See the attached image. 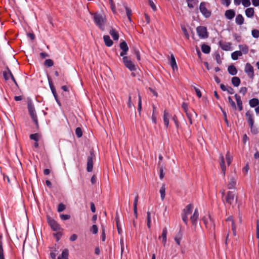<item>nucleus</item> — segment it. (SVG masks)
I'll return each instance as SVG.
<instances>
[{
	"mask_svg": "<svg viewBox=\"0 0 259 259\" xmlns=\"http://www.w3.org/2000/svg\"><path fill=\"white\" fill-rule=\"evenodd\" d=\"M94 20L96 25L103 29L106 23V17L104 14L96 13L94 15Z\"/></svg>",
	"mask_w": 259,
	"mask_h": 259,
	"instance_id": "1",
	"label": "nucleus"
},
{
	"mask_svg": "<svg viewBox=\"0 0 259 259\" xmlns=\"http://www.w3.org/2000/svg\"><path fill=\"white\" fill-rule=\"evenodd\" d=\"M202 220L205 225L206 228L208 230L211 231H212L214 230L215 225L214 221L209 215L204 217L202 219Z\"/></svg>",
	"mask_w": 259,
	"mask_h": 259,
	"instance_id": "2",
	"label": "nucleus"
},
{
	"mask_svg": "<svg viewBox=\"0 0 259 259\" xmlns=\"http://www.w3.org/2000/svg\"><path fill=\"white\" fill-rule=\"evenodd\" d=\"M122 61L124 66L128 68L130 71H133L136 70V66L131 59L128 57H123L122 58Z\"/></svg>",
	"mask_w": 259,
	"mask_h": 259,
	"instance_id": "3",
	"label": "nucleus"
},
{
	"mask_svg": "<svg viewBox=\"0 0 259 259\" xmlns=\"http://www.w3.org/2000/svg\"><path fill=\"white\" fill-rule=\"evenodd\" d=\"M245 116L246 117V119L249 123L251 131L252 133H256V132L253 130V124H254V115L252 111L249 110L247 111L245 113Z\"/></svg>",
	"mask_w": 259,
	"mask_h": 259,
	"instance_id": "4",
	"label": "nucleus"
},
{
	"mask_svg": "<svg viewBox=\"0 0 259 259\" xmlns=\"http://www.w3.org/2000/svg\"><path fill=\"white\" fill-rule=\"evenodd\" d=\"M197 33L199 37L201 39H204L208 37V32L206 27L204 26H198L196 28Z\"/></svg>",
	"mask_w": 259,
	"mask_h": 259,
	"instance_id": "5",
	"label": "nucleus"
},
{
	"mask_svg": "<svg viewBox=\"0 0 259 259\" xmlns=\"http://www.w3.org/2000/svg\"><path fill=\"white\" fill-rule=\"evenodd\" d=\"M193 206L192 204L188 205L186 208L184 209V213L182 215V220L185 224L188 222V216L191 214L192 212Z\"/></svg>",
	"mask_w": 259,
	"mask_h": 259,
	"instance_id": "6",
	"label": "nucleus"
},
{
	"mask_svg": "<svg viewBox=\"0 0 259 259\" xmlns=\"http://www.w3.org/2000/svg\"><path fill=\"white\" fill-rule=\"evenodd\" d=\"M199 10L205 18H208L211 15V12L206 8V4L204 2H202L200 4Z\"/></svg>",
	"mask_w": 259,
	"mask_h": 259,
	"instance_id": "7",
	"label": "nucleus"
},
{
	"mask_svg": "<svg viewBox=\"0 0 259 259\" xmlns=\"http://www.w3.org/2000/svg\"><path fill=\"white\" fill-rule=\"evenodd\" d=\"M48 222L54 231H61L62 229L60 226L52 218L49 217L48 218Z\"/></svg>",
	"mask_w": 259,
	"mask_h": 259,
	"instance_id": "8",
	"label": "nucleus"
},
{
	"mask_svg": "<svg viewBox=\"0 0 259 259\" xmlns=\"http://www.w3.org/2000/svg\"><path fill=\"white\" fill-rule=\"evenodd\" d=\"M28 109L32 120L37 124L38 121L34 106L32 104L29 103L28 105Z\"/></svg>",
	"mask_w": 259,
	"mask_h": 259,
	"instance_id": "9",
	"label": "nucleus"
},
{
	"mask_svg": "<svg viewBox=\"0 0 259 259\" xmlns=\"http://www.w3.org/2000/svg\"><path fill=\"white\" fill-rule=\"evenodd\" d=\"M244 71L247 74L248 76L251 78H252L254 76V71L253 68L249 63L245 64Z\"/></svg>",
	"mask_w": 259,
	"mask_h": 259,
	"instance_id": "10",
	"label": "nucleus"
},
{
	"mask_svg": "<svg viewBox=\"0 0 259 259\" xmlns=\"http://www.w3.org/2000/svg\"><path fill=\"white\" fill-rule=\"evenodd\" d=\"M3 75L5 80H8L11 78L15 84H17L14 76L9 68L7 67V70L4 71Z\"/></svg>",
	"mask_w": 259,
	"mask_h": 259,
	"instance_id": "11",
	"label": "nucleus"
},
{
	"mask_svg": "<svg viewBox=\"0 0 259 259\" xmlns=\"http://www.w3.org/2000/svg\"><path fill=\"white\" fill-rule=\"evenodd\" d=\"M219 162L221 168L222 169L223 176H225V172L226 170V165L225 162V158L223 154L221 153L219 156Z\"/></svg>",
	"mask_w": 259,
	"mask_h": 259,
	"instance_id": "12",
	"label": "nucleus"
},
{
	"mask_svg": "<svg viewBox=\"0 0 259 259\" xmlns=\"http://www.w3.org/2000/svg\"><path fill=\"white\" fill-rule=\"evenodd\" d=\"M199 216L198 210L196 209L192 215L190 217V220L194 226H196L197 224V220Z\"/></svg>",
	"mask_w": 259,
	"mask_h": 259,
	"instance_id": "13",
	"label": "nucleus"
},
{
	"mask_svg": "<svg viewBox=\"0 0 259 259\" xmlns=\"http://www.w3.org/2000/svg\"><path fill=\"white\" fill-rule=\"evenodd\" d=\"M167 230L166 228H164L162 230V232L161 236L159 237V238H162V242L163 244V245L165 246L166 244L167 241Z\"/></svg>",
	"mask_w": 259,
	"mask_h": 259,
	"instance_id": "14",
	"label": "nucleus"
},
{
	"mask_svg": "<svg viewBox=\"0 0 259 259\" xmlns=\"http://www.w3.org/2000/svg\"><path fill=\"white\" fill-rule=\"evenodd\" d=\"M93 156L91 154V156L88 157V161H87V170L89 172H91L93 170Z\"/></svg>",
	"mask_w": 259,
	"mask_h": 259,
	"instance_id": "15",
	"label": "nucleus"
},
{
	"mask_svg": "<svg viewBox=\"0 0 259 259\" xmlns=\"http://www.w3.org/2000/svg\"><path fill=\"white\" fill-rule=\"evenodd\" d=\"M170 118V115L169 114V113L166 110H164L163 114V121L164 125L166 127L168 126L169 120Z\"/></svg>",
	"mask_w": 259,
	"mask_h": 259,
	"instance_id": "16",
	"label": "nucleus"
},
{
	"mask_svg": "<svg viewBox=\"0 0 259 259\" xmlns=\"http://www.w3.org/2000/svg\"><path fill=\"white\" fill-rule=\"evenodd\" d=\"M240 49L239 51L243 54H247L249 51V47L248 46L245 44L240 45L238 46Z\"/></svg>",
	"mask_w": 259,
	"mask_h": 259,
	"instance_id": "17",
	"label": "nucleus"
},
{
	"mask_svg": "<svg viewBox=\"0 0 259 259\" xmlns=\"http://www.w3.org/2000/svg\"><path fill=\"white\" fill-rule=\"evenodd\" d=\"M234 199V194L232 192L229 191L227 193V196L226 199V202L230 204H231L233 202Z\"/></svg>",
	"mask_w": 259,
	"mask_h": 259,
	"instance_id": "18",
	"label": "nucleus"
},
{
	"mask_svg": "<svg viewBox=\"0 0 259 259\" xmlns=\"http://www.w3.org/2000/svg\"><path fill=\"white\" fill-rule=\"evenodd\" d=\"M235 98L236 101L237 105L239 111H241L243 109L242 102L240 96L237 94H235Z\"/></svg>",
	"mask_w": 259,
	"mask_h": 259,
	"instance_id": "19",
	"label": "nucleus"
},
{
	"mask_svg": "<svg viewBox=\"0 0 259 259\" xmlns=\"http://www.w3.org/2000/svg\"><path fill=\"white\" fill-rule=\"evenodd\" d=\"M236 184V179L234 178L231 177L230 178L229 183L227 185V187L229 189H234Z\"/></svg>",
	"mask_w": 259,
	"mask_h": 259,
	"instance_id": "20",
	"label": "nucleus"
},
{
	"mask_svg": "<svg viewBox=\"0 0 259 259\" xmlns=\"http://www.w3.org/2000/svg\"><path fill=\"white\" fill-rule=\"evenodd\" d=\"M235 13L233 10H228L225 12V17L229 20L232 19L235 16Z\"/></svg>",
	"mask_w": 259,
	"mask_h": 259,
	"instance_id": "21",
	"label": "nucleus"
},
{
	"mask_svg": "<svg viewBox=\"0 0 259 259\" xmlns=\"http://www.w3.org/2000/svg\"><path fill=\"white\" fill-rule=\"evenodd\" d=\"M245 15L248 18H252L254 16V10L253 8H248L245 11Z\"/></svg>",
	"mask_w": 259,
	"mask_h": 259,
	"instance_id": "22",
	"label": "nucleus"
},
{
	"mask_svg": "<svg viewBox=\"0 0 259 259\" xmlns=\"http://www.w3.org/2000/svg\"><path fill=\"white\" fill-rule=\"evenodd\" d=\"M244 18L241 14H238L236 16L235 18V22L237 24L241 25L244 23Z\"/></svg>",
	"mask_w": 259,
	"mask_h": 259,
	"instance_id": "23",
	"label": "nucleus"
},
{
	"mask_svg": "<svg viewBox=\"0 0 259 259\" xmlns=\"http://www.w3.org/2000/svg\"><path fill=\"white\" fill-rule=\"evenodd\" d=\"M229 73L232 75H235L237 73L235 66L233 65H230L228 68Z\"/></svg>",
	"mask_w": 259,
	"mask_h": 259,
	"instance_id": "24",
	"label": "nucleus"
},
{
	"mask_svg": "<svg viewBox=\"0 0 259 259\" xmlns=\"http://www.w3.org/2000/svg\"><path fill=\"white\" fill-rule=\"evenodd\" d=\"M103 39L105 45L107 47H111L113 45V41L110 39L109 35H104L103 37Z\"/></svg>",
	"mask_w": 259,
	"mask_h": 259,
	"instance_id": "25",
	"label": "nucleus"
},
{
	"mask_svg": "<svg viewBox=\"0 0 259 259\" xmlns=\"http://www.w3.org/2000/svg\"><path fill=\"white\" fill-rule=\"evenodd\" d=\"M165 185L163 184L160 189L159 192L160 194V197L162 200H163L165 196Z\"/></svg>",
	"mask_w": 259,
	"mask_h": 259,
	"instance_id": "26",
	"label": "nucleus"
},
{
	"mask_svg": "<svg viewBox=\"0 0 259 259\" xmlns=\"http://www.w3.org/2000/svg\"><path fill=\"white\" fill-rule=\"evenodd\" d=\"M249 104L251 107L258 106L259 104V100L257 98H253L249 100Z\"/></svg>",
	"mask_w": 259,
	"mask_h": 259,
	"instance_id": "27",
	"label": "nucleus"
},
{
	"mask_svg": "<svg viewBox=\"0 0 259 259\" xmlns=\"http://www.w3.org/2000/svg\"><path fill=\"white\" fill-rule=\"evenodd\" d=\"M182 107L184 109V111L187 114L188 118L189 119L190 123H192L191 116L190 114L188 112V105L186 103H183Z\"/></svg>",
	"mask_w": 259,
	"mask_h": 259,
	"instance_id": "28",
	"label": "nucleus"
},
{
	"mask_svg": "<svg viewBox=\"0 0 259 259\" xmlns=\"http://www.w3.org/2000/svg\"><path fill=\"white\" fill-rule=\"evenodd\" d=\"M110 34L111 35L114 40H118L119 38V35L116 30L114 29H111L109 31Z\"/></svg>",
	"mask_w": 259,
	"mask_h": 259,
	"instance_id": "29",
	"label": "nucleus"
},
{
	"mask_svg": "<svg viewBox=\"0 0 259 259\" xmlns=\"http://www.w3.org/2000/svg\"><path fill=\"white\" fill-rule=\"evenodd\" d=\"M170 65L174 71L176 69L177 70L178 67H177V63H176L175 57L173 55H171V56H170Z\"/></svg>",
	"mask_w": 259,
	"mask_h": 259,
	"instance_id": "30",
	"label": "nucleus"
},
{
	"mask_svg": "<svg viewBox=\"0 0 259 259\" xmlns=\"http://www.w3.org/2000/svg\"><path fill=\"white\" fill-rule=\"evenodd\" d=\"M242 55L239 51H236L231 54V58L233 60H237L239 57Z\"/></svg>",
	"mask_w": 259,
	"mask_h": 259,
	"instance_id": "31",
	"label": "nucleus"
},
{
	"mask_svg": "<svg viewBox=\"0 0 259 259\" xmlns=\"http://www.w3.org/2000/svg\"><path fill=\"white\" fill-rule=\"evenodd\" d=\"M188 7L190 8H193L198 3V0H186Z\"/></svg>",
	"mask_w": 259,
	"mask_h": 259,
	"instance_id": "32",
	"label": "nucleus"
},
{
	"mask_svg": "<svg viewBox=\"0 0 259 259\" xmlns=\"http://www.w3.org/2000/svg\"><path fill=\"white\" fill-rule=\"evenodd\" d=\"M2 238V236H0V259H5Z\"/></svg>",
	"mask_w": 259,
	"mask_h": 259,
	"instance_id": "33",
	"label": "nucleus"
},
{
	"mask_svg": "<svg viewBox=\"0 0 259 259\" xmlns=\"http://www.w3.org/2000/svg\"><path fill=\"white\" fill-rule=\"evenodd\" d=\"M225 157H226V161H227V165L228 166H229L231 164L232 160L233 159V157L230 154V153L229 151H227V153L226 154Z\"/></svg>",
	"mask_w": 259,
	"mask_h": 259,
	"instance_id": "34",
	"label": "nucleus"
},
{
	"mask_svg": "<svg viewBox=\"0 0 259 259\" xmlns=\"http://www.w3.org/2000/svg\"><path fill=\"white\" fill-rule=\"evenodd\" d=\"M202 51L205 54H208L210 51V47L205 44H203L201 46Z\"/></svg>",
	"mask_w": 259,
	"mask_h": 259,
	"instance_id": "35",
	"label": "nucleus"
},
{
	"mask_svg": "<svg viewBox=\"0 0 259 259\" xmlns=\"http://www.w3.org/2000/svg\"><path fill=\"white\" fill-rule=\"evenodd\" d=\"M232 83L235 87H238L240 83V80L238 77H233L232 78Z\"/></svg>",
	"mask_w": 259,
	"mask_h": 259,
	"instance_id": "36",
	"label": "nucleus"
},
{
	"mask_svg": "<svg viewBox=\"0 0 259 259\" xmlns=\"http://www.w3.org/2000/svg\"><path fill=\"white\" fill-rule=\"evenodd\" d=\"M231 47V44L229 42H226L221 45V48L225 51H229Z\"/></svg>",
	"mask_w": 259,
	"mask_h": 259,
	"instance_id": "37",
	"label": "nucleus"
},
{
	"mask_svg": "<svg viewBox=\"0 0 259 259\" xmlns=\"http://www.w3.org/2000/svg\"><path fill=\"white\" fill-rule=\"evenodd\" d=\"M125 10H126V16H127L128 19L130 22H132L131 20V15L132 14V12L131 9L127 7L126 6H125Z\"/></svg>",
	"mask_w": 259,
	"mask_h": 259,
	"instance_id": "38",
	"label": "nucleus"
},
{
	"mask_svg": "<svg viewBox=\"0 0 259 259\" xmlns=\"http://www.w3.org/2000/svg\"><path fill=\"white\" fill-rule=\"evenodd\" d=\"M120 48L123 51H128V47L125 41H122L120 44Z\"/></svg>",
	"mask_w": 259,
	"mask_h": 259,
	"instance_id": "39",
	"label": "nucleus"
},
{
	"mask_svg": "<svg viewBox=\"0 0 259 259\" xmlns=\"http://www.w3.org/2000/svg\"><path fill=\"white\" fill-rule=\"evenodd\" d=\"M182 238V234L181 233H179L177 234L175 237V240L178 245H180L181 244V241Z\"/></svg>",
	"mask_w": 259,
	"mask_h": 259,
	"instance_id": "40",
	"label": "nucleus"
},
{
	"mask_svg": "<svg viewBox=\"0 0 259 259\" xmlns=\"http://www.w3.org/2000/svg\"><path fill=\"white\" fill-rule=\"evenodd\" d=\"M147 225L148 228L151 227V213L149 211L147 212Z\"/></svg>",
	"mask_w": 259,
	"mask_h": 259,
	"instance_id": "41",
	"label": "nucleus"
},
{
	"mask_svg": "<svg viewBox=\"0 0 259 259\" xmlns=\"http://www.w3.org/2000/svg\"><path fill=\"white\" fill-rule=\"evenodd\" d=\"M68 250L67 249H64L61 254V259H68Z\"/></svg>",
	"mask_w": 259,
	"mask_h": 259,
	"instance_id": "42",
	"label": "nucleus"
},
{
	"mask_svg": "<svg viewBox=\"0 0 259 259\" xmlns=\"http://www.w3.org/2000/svg\"><path fill=\"white\" fill-rule=\"evenodd\" d=\"M252 36L254 38H258L259 37V30L257 29H253L251 31Z\"/></svg>",
	"mask_w": 259,
	"mask_h": 259,
	"instance_id": "43",
	"label": "nucleus"
},
{
	"mask_svg": "<svg viewBox=\"0 0 259 259\" xmlns=\"http://www.w3.org/2000/svg\"><path fill=\"white\" fill-rule=\"evenodd\" d=\"M39 136L37 134H31L30 135V138L31 140H34L35 142H37L39 140Z\"/></svg>",
	"mask_w": 259,
	"mask_h": 259,
	"instance_id": "44",
	"label": "nucleus"
},
{
	"mask_svg": "<svg viewBox=\"0 0 259 259\" xmlns=\"http://www.w3.org/2000/svg\"><path fill=\"white\" fill-rule=\"evenodd\" d=\"M181 28H182V30L185 35V36H186V37L187 38V39H189V37H190V35L187 31V30L186 29V28L183 26V25H182L181 26Z\"/></svg>",
	"mask_w": 259,
	"mask_h": 259,
	"instance_id": "45",
	"label": "nucleus"
},
{
	"mask_svg": "<svg viewBox=\"0 0 259 259\" xmlns=\"http://www.w3.org/2000/svg\"><path fill=\"white\" fill-rule=\"evenodd\" d=\"M45 65L48 67H52L54 65V62L51 59H47L45 61Z\"/></svg>",
	"mask_w": 259,
	"mask_h": 259,
	"instance_id": "46",
	"label": "nucleus"
},
{
	"mask_svg": "<svg viewBox=\"0 0 259 259\" xmlns=\"http://www.w3.org/2000/svg\"><path fill=\"white\" fill-rule=\"evenodd\" d=\"M228 102L233 109H236V104L231 97H228Z\"/></svg>",
	"mask_w": 259,
	"mask_h": 259,
	"instance_id": "47",
	"label": "nucleus"
},
{
	"mask_svg": "<svg viewBox=\"0 0 259 259\" xmlns=\"http://www.w3.org/2000/svg\"><path fill=\"white\" fill-rule=\"evenodd\" d=\"M75 134L77 137L80 138L82 135L81 129L80 127H77L75 130Z\"/></svg>",
	"mask_w": 259,
	"mask_h": 259,
	"instance_id": "48",
	"label": "nucleus"
},
{
	"mask_svg": "<svg viewBox=\"0 0 259 259\" xmlns=\"http://www.w3.org/2000/svg\"><path fill=\"white\" fill-rule=\"evenodd\" d=\"M91 231L93 232V234H96L98 233V228L97 225H93L91 229Z\"/></svg>",
	"mask_w": 259,
	"mask_h": 259,
	"instance_id": "49",
	"label": "nucleus"
},
{
	"mask_svg": "<svg viewBox=\"0 0 259 259\" xmlns=\"http://www.w3.org/2000/svg\"><path fill=\"white\" fill-rule=\"evenodd\" d=\"M149 5L151 7V8L153 9L154 11H155L156 10V7L155 5L154 4L153 1L152 0H148Z\"/></svg>",
	"mask_w": 259,
	"mask_h": 259,
	"instance_id": "50",
	"label": "nucleus"
},
{
	"mask_svg": "<svg viewBox=\"0 0 259 259\" xmlns=\"http://www.w3.org/2000/svg\"><path fill=\"white\" fill-rule=\"evenodd\" d=\"M242 4L245 7H249L251 3L250 0H242Z\"/></svg>",
	"mask_w": 259,
	"mask_h": 259,
	"instance_id": "51",
	"label": "nucleus"
},
{
	"mask_svg": "<svg viewBox=\"0 0 259 259\" xmlns=\"http://www.w3.org/2000/svg\"><path fill=\"white\" fill-rule=\"evenodd\" d=\"M65 209V206L63 203H60L58 206V211L62 212Z\"/></svg>",
	"mask_w": 259,
	"mask_h": 259,
	"instance_id": "52",
	"label": "nucleus"
},
{
	"mask_svg": "<svg viewBox=\"0 0 259 259\" xmlns=\"http://www.w3.org/2000/svg\"><path fill=\"white\" fill-rule=\"evenodd\" d=\"M139 102H138V111L140 112L142 109V99L140 95H138Z\"/></svg>",
	"mask_w": 259,
	"mask_h": 259,
	"instance_id": "53",
	"label": "nucleus"
},
{
	"mask_svg": "<svg viewBox=\"0 0 259 259\" xmlns=\"http://www.w3.org/2000/svg\"><path fill=\"white\" fill-rule=\"evenodd\" d=\"M221 1L222 4L227 7H228L231 3V0H221Z\"/></svg>",
	"mask_w": 259,
	"mask_h": 259,
	"instance_id": "54",
	"label": "nucleus"
},
{
	"mask_svg": "<svg viewBox=\"0 0 259 259\" xmlns=\"http://www.w3.org/2000/svg\"><path fill=\"white\" fill-rule=\"evenodd\" d=\"M60 218L63 220H67L70 219V216L68 214H62L60 215Z\"/></svg>",
	"mask_w": 259,
	"mask_h": 259,
	"instance_id": "55",
	"label": "nucleus"
},
{
	"mask_svg": "<svg viewBox=\"0 0 259 259\" xmlns=\"http://www.w3.org/2000/svg\"><path fill=\"white\" fill-rule=\"evenodd\" d=\"M110 3L111 8L112 9V12L114 13H115V12H116L115 6L114 4H113L112 0H110Z\"/></svg>",
	"mask_w": 259,
	"mask_h": 259,
	"instance_id": "56",
	"label": "nucleus"
},
{
	"mask_svg": "<svg viewBox=\"0 0 259 259\" xmlns=\"http://www.w3.org/2000/svg\"><path fill=\"white\" fill-rule=\"evenodd\" d=\"M249 168L248 164L247 163L243 168V172H244L245 175L247 174Z\"/></svg>",
	"mask_w": 259,
	"mask_h": 259,
	"instance_id": "57",
	"label": "nucleus"
},
{
	"mask_svg": "<svg viewBox=\"0 0 259 259\" xmlns=\"http://www.w3.org/2000/svg\"><path fill=\"white\" fill-rule=\"evenodd\" d=\"M139 197L138 195H137L134 199V207H137Z\"/></svg>",
	"mask_w": 259,
	"mask_h": 259,
	"instance_id": "58",
	"label": "nucleus"
},
{
	"mask_svg": "<svg viewBox=\"0 0 259 259\" xmlns=\"http://www.w3.org/2000/svg\"><path fill=\"white\" fill-rule=\"evenodd\" d=\"M194 89L196 92V93L197 96L199 98L201 97L202 95H201V91L198 88H197L196 87H194Z\"/></svg>",
	"mask_w": 259,
	"mask_h": 259,
	"instance_id": "59",
	"label": "nucleus"
},
{
	"mask_svg": "<svg viewBox=\"0 0 259 259\" xmlns=\"http://www.w3.org/2000/svg\"><path fill=\"white\" fill-rule=\"evenodd\" d=\"M247 92V88L246 87H241L240 89V93L243 95H245Z\"/></svg>",
	"mask_w": 259,
	"mask_h": 259,
	"instance_id": "60",
	"label": "nucleus"
},
{
	"mask_svg": "<svg viewBox=\"0 0 259 259\" xmlns=\"http://www.w3.org/2000/svg\"><path fill=\"white\" fill-rule=\"evenodd\" d=\"M215 59L218 63L220 64L222 62L221 57L219 54H217L215 55Z\"/></svg>",
	"mask_w": 259,
	"mask_h": 259,
	"instance_id": "61",
	"label": "nucleus"
},
{
	"mask_svg": "<svg viewBox=\"0 0 259 259\" xmlns=\"http://www.w3.org/2000/svg\"><path fill=\"white\" fill-rule=\"evenodd\" d=\"M135 55L136 56L137 59L138 61H140L141 60V57H140V54L139 51L138 50H135Z\"/></svg>",
	"mask_w": 259,
	"mask_h": 259,
	"instance_id": "62",
	"label": "nucleus"
},
{
	"mask_svg": "<svg viewBox=\"0 0 259 259\" xmlns=\"http://www.w3.org/2000/svg\"><path fill=\"white\" fill-rule=\"evenodd\" d=\"M77 236L76 234H72L70 237V240L74 241L77 239Z\"/></svg>",
	"mask_w": 259,
	"mask_h": 259,
	"instance_id": "63",
	"label": "nucleus"
},
{
	"mask_svg": "<svg viewBox=\"0 0 259 259\" xmlns=\"http://www.w3.org/2000/svg\"><path fill=\"white\" fill-rule=\"evenodd\" d=\"M252 5L254 7L259 6V0H251Z\"/></svg>",
	"mask_w": 259,
	"mask_h": 259,
	"instance_id": "64",
	"label": "nucleus"
}]
</instances>
